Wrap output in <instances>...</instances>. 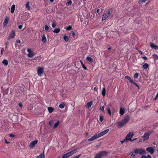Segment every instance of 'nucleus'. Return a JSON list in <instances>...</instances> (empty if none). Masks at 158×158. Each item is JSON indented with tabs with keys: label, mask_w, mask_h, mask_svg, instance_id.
<instances>
[{
	"label": "nucleus",
	"mask_w": 158,
	"mask_h": 158,
	"mask_svg": "<svg viewBox=\"0 0 158 158\" xmlns=\"http://www.w3.org/2000/svg\"><path fill=\"white\" fill-rule=\"evenodd\" d=\"M94 89L95 91H97V88L96 87H95L94 88Z\"/></svg>",
	"instance_id": "obj_34"
},
{
	"label": "nucleus",
	"mask_w": 158,
	"mask_h": 158,
	"mask_svg": "<svg viewBox=\"0 0 158 158\" xmlns=\"http://www.w3.org/2000/svg\"><path fill=\"white\" fill-rule=\"evenodd\" d=\"M15 5H13L12 6L11 10V13H13L14 12L15 9Z\"/></svg>",
	"instance_id": "obj_10"
},
{
	"label": "nucleus",
	"mask_w": 158,
	"mask_h": 158,
	"mask_svg": "<svg viewBox=\"0 0 158 158\" xmlns=\"http://www.w3.org/2000/svg\"><path fill=\"white\" fill-rule=\"evenodd\" d=\"M142 58L145 60H147V58L145 56L142 57Z\"/></svg>",
	"instance_id": "obj_30"
},
{
	"label": "nucleus",
	"mask_w": 158,
	"mask_h": 158,
	"mask_svg": "<svg viewBox=\"0 0 158 158\" xmlns=\"http://www.w3.org/2000/svg\"><path fill=\"white\" fill-rule=\"evenodd\" d=\"M37 96L35 94H32L29 95L27 96V98L30 99H35Z\"/></svg>",
	"instance_id": "obj_6"
},
{
	"label": "nucleus",
	"mask_w": 158,
	"mask_h": 158,
	"mask_svg": "<svg viewBox=\"0 0 158 158\" xmlns=\"http://www.w3.org/2000/svg\"><path fill=\"white\" fill-rule=\"evenodd\" d=\"M2 63L6 66L8 64V62L7 60L4 59L2 62Z\"/></svg>",
	"instance_id": "obj_12"
},
{
	"label": "nucleus",
	"mask_w": 158,
	"mask_h": 158,
	"mask_svg": "<svg viewBox=\"0 0 158 158\" xmlns=\"http://www.w3.org/2000/svg\"><path fill=\"white\" fill-rule=\"evenodd\" d=\"M17 42L18 43H20L21 42L19 40H18L17 41Z\"/></svg>",
	"instance_id": "obj_33"
},
{
	"label": "nucleus",
	"mask_w": 158,
	"mask_h": 158,
	"mask_svg": "<svg viewBox=\"0 0 158 158\" xmlns=\"http://www.w3.org/2000/svg\"><path fill=\"white\" fill-rule=\"evenodd\" d=\"M86 60L87 61L91 62H92L93 60V59L89 56H88L86 58Z\"/></svg>",
	"instance_id": "obj_14"
},
{
	"label": "nucleus",
	"mask_w": 158,
	"mask_h": 158,
	"mask_svg": "<svg viewBox=\"0 0 158 158\" xmlns=\"http://www.w3.org/2000/svg\"><path fill=\"white\" fill-rule=\"evenodd\" d=\"M27 51L28 53L27 54V56L28 57L31 58L34 56V53L30 49L28 48L27 49Z\"/></svg>",
	"instance_id": "obj_3"
},
{
	"label": "nucleus",
	"mask_w": 158,
	"mask_h": 158,
	"mask_svg": "<svg viewBox=\"0 0 158 158\" xmlns=\"http://www.w3.org/2000/svg\"><path fill=\"white\" fill-rule=\"evenodd\" d=\"M72 28V27L71 25H69L68 26L67 28H65V29H66L67 30H71Z\"/></svg>",
	"instance_id": "obj_21"
},
{
	"label": "nucleus",
	"mask_w": 158,
	"mask_h": 158,
	"mask_svg": "<svg viewBox=\"0 0 158 158\" xmlns=\"http://www.w3.org/2000/svg\"><path fill=\"white\" fill-rule=\"evenodd\" d=\"M81 64H82V67L84 69L86 70L87 69L86 68V67L82 63V62H81Z\"/></svg>",
	"instance_id": "obj_25"
},
{
	"label": "nucleus",
	"mask_w": 158,
	"mask_h": 158,
	"mask_svg": "<svg viewBox=\"0 0 158 158\" xmlns=\"http://www.w3.org/2000/svg\"><path fill=\"white\" fill-rule=\"evenodd\" d=\"M149 66L148 64L147 63H144V64L143 66V68L144 69H146L147 68H148Z\"/></svg>",
	"instance_id": "obj_11"
},
{
	"label": "nucleus",
	"mask_w": 158,
	"mask_h": 158,
	"mask_svg": "<svg viewBox=\"0 0 158 158\" xmlns=\"http://www.w3.org/2000/svg\"><path fill=\"white\" fill-rule=\"evenodd\" d=\"M15 36V31H14L13 30L10 34L9 35L8 37V39L10 40V39L13 38Z\"/></svg>",
	"instance_id": "obj_4"
},
{
	"label": "nucleus",
	"mask_w": 158,
	"mask_h": 158,
	"mask_svg": "<svg viewBox=\"0 0 158 158\" xmlns=\"http://www.w3.org/2000/svg\"><path fill=\"white\" fill-rule=\"evenodd\" d=\"M7 48V46H6L5 48Z\"/></svg>",
	"instance_id": "obj_37"
},
{
	"label": "nucleus",
	"mask_w": 158,
	"mask_h": 158,
	"mask_svg": "<svg viewBox=\"0 0 158 158\" xmlns=\"http://www.w3.org/2000/svg\"><path fill=\"white\" fill-rule=\"evenodd\" d=\"M102 96H105L106 94V89L105 88H102Z\"/></svg>",
	"instance_id": "obj_15"
},
{
	"label": "nucleus",
	"mask_w": 158,
	"mask_h": 158,
	"mask_svg": "<svg viewBox=\"0 0 158 158\" xmlns=\"http://www.w3.org/2000/svg\"><path fill=\"white\" fill-rule=\"evenodd\" d=\"M9 19V18L8 17H6L5 20L3 22L4 26H6V25L8 23Z\"/></svg>",
	"instance_id": "obj_5"
},
{
	"label": "nucleus",
	"mask_w": 158,
	"mask_h": 158,
	"mask_svg": "<svg viewBox=\"0 0 158 158\" xmlns=\"http://www.w3.org/2000/svg\"><path fill=\"white\" fill-rule=\"evenodd\" d=\"M113 11V10L112 8H110L108 9L106 11V12L105 14H103L102 19V21L106 19L108 20V19L112 14Z\"/></svg>",
	"instance_id": "obj_1"
},
{
	"label": "nucleus",
	"mask_w": 158,
	"mask_h": 158,
	"mask_svg": "<svg viewBox=\"0 0 158 158\" xmlns=\"http://www.w3.org/2000/svg\"><path fill=\"white\" fill-rule=\"evenodd\" d=\"M133 84L137 87L138 89H139V86L134 81V82L133 83Z\"/></svg>",
	"instance_id": "obj_26"
},
{
	"label": "nucleus",
	"mask_w": 158,
	"mask_h": 158,
	"mask_svg": "<svg viewBox=\"0 0 158 158\" xmlns=\"http://www.w3.org/2000/svg\"><path fill=\"white\" fill-rule=\"evenodd\" d=\"M72 2L71 0H70L66 4V5H68L69 6L71 5L72 4Z\"/></svg>",
	"instance_id": "obj_22"
},
{
	"label": "nucleus",
	"mask_w": 158,
	"mask_h": 158,
	"mask_svg": "<svg viewBox=\"0 0 158 158\" xmlns=\"http://www.w3.org/2000/svg\"><path fill=\"white\" fill-rule=\"evenodd\" d=\"M70 34L71 35V36L72 35V36L74 38H75L76 37H75V34L74 31H72L70 33Z\"/></svg>",
	"instance_id": "obj_18"
},
{
	"label": "nucleus",
	"mask_w": 158,
	"mask_h": 158,
	"mask_svg": "<svg viewBox=\"0 0 158 158\" xmlns=\"http://www.w3.org/2000/svg\"><path fill=\"white\" fill-rule=\"evenodd\" d=\"M125 78H127V79L130 82H131V83H133V82H134V81H133V80L132 79H131V78L130 77H129V76H125Z\"/></svg>",
	"instance_id": "obj_9"
},
{
	"label": "nucleus",
	"mask_w": 158,
	"mask_h": 158,
	"mask_svg": "<svg viewBox=\"0 0 158 158\" xmlns=\"http://www.w3.org/2000/svg\"><path fill=\"white\" fill-rule=\"evenodd\" d=\"M54 0H50V1L51 2H53L54 1Z\"/></svg>",
	"instance_id": "obj_35"
},
{
	"label": "nucleus",
	"mask_w": 158,
	"mask_h": 158,
	"mask_svg": "<svg viewBox=\"0 0 158 158\" xmlns=\"http://www.w3.org/2000/svg\"><path fill=\"white\" fill-rule=\"evenodd\" d=\"M60 31V29L59 28H56L53 31V32L56 33H58Z\"/></svg>",
	"instance_id": "obj_13"
},
{
	"label": "nucleus",
	"mask_w": 158,
	"mask_h": 158,
	"mask_svg": "<svg viewBox=\"0 0 158 158\" xmlns=\"http://www.w3.org/2000/svg\"><path fill=\"white\" fill-rule=\"evenodd\" d=\"M147 0H140L139 1V2H146Z\"/></svg>",
	"instance_id": "obj_27"
},
{
	"label": "nucleus",
	"mask_w": 158,
	"mask_h": 158,
	"mask_svg": "<svg viewBox=\"0 0 158 158\" xmlns=\"http://www.w3.org/2000/svg\"><path fill=\"white\" fill-rule=\"evenodd\" d=\"M153 56L154 57L155 59L158 60V56L156 54H154L153 55Z\"/></svg>",
	"instance_id": "obj_24"
},
{
	"label": "nucleus",
	"mask_w": 158,
	"mask_h": 158,
	"mask_svg": "<svg viewBox=\"0 0 158 158\" xmlns=\"http://www.w3.org/2000/svg\"><path fill=\"white\" fill-rule=\"evenodd\" d=\"M22 25H19L18 26V28L19 29H21L22 28Z\"/></svg>",
	"instance_id": "obj_28"
},
{
	"label": "nucleus",
	"mask_w": 158,
	"mask_h": 158,
	"mask_svg": "<svg viewBox=\"0 0 158 158\" xmlns=\"http://www.w3.org/2000/svg\"><path fill=\"white\" fill-rule=\"evenodd\" d=\"M5 44L6 45V46H7V43H6Z\"/></svg>",
	"instance_id": "obj_38"
},
{
	"label": "nucleus",
	"mask_w": 158,
	"mask_h": 158,
	"mask_svg": "<svg viewBox=\"0 0 158 158\" xmlns=\"http://www.w3.org/2000/svg\"><path fill=\"white\" fill-rule=\"evenodd\" d=\"M4 51V49L3 48H2L1 51V55H2V53Z\"/></svg>",
	"instance_id": "obj_29"
},
{
	"label": "nucleus",
	"mask_w": 158,
	"mask_h": 158,
	"mask_svg": "<svg viewBox=\"0 0 158 158\" xmlns=\"http://www.w3.org/2000/svg\"><path fill=\"white\" fill-rule=\"evenodd\" d=\"M138 52L140 53V54L141 55H142L143 54V52H142L141 51L139 50L138 51Z\"/></svg>",
	"instance_id": "obj_31"
},
{
	"label": "nucleus",
	"mask_w": 158,
	"mask_h": 158,
	"mask_svg": "<svg viewBox=\"0 0 158 158\" xmlns=\"http://www.w3.org/2000/svg\"><path fill=\"white\" fill-rule=\"evenodd\" d=\"M50 26H48L47 25H46L45 26V29L46 31H48L49 30V29H50Z\"/></svg>",
	"instance_id": "obj_20"
},
{
	"label": "nucleus",
	"mask_w": 158,
	"mask_h": 158,
	"mask_svg": "<svg viewBox=\"0 0 158 158\" xmlns=\"http://www.w3.org/2000/svg\"><path fill=\"white\" fill-rule=\"evenodd\" d=\"M100 10V9H98L97 10V12L98 13H99V11Z\"/></svg>",
	"instance_id": "obj_32"
},
{
	"label": "nucleus",
	"mask_w": 158,
	"mask_h": 158,
	"mask_svg": "<svg viewBox=\"0 0 158 158\" xmlns=\"http://www.w3.org/2000/svg\"><path fill=\"white\" fill-rule=\"evenodd\" d=\"M111 49V48H110V47L109 48H108V50H110V49Z\"/></svg>",
	"instance_id": "obj_36"
},
{
	"label": "nucleus",
	"mask_w": 158,
	"mask_h": 158,
	"mask_svg": "<svg viewBox=\"0 0 158 158\" xmlns=\"http://www.w3.org/2000/svg\"><path fill=\"white\" fill-rule=\"evenodd\" d=\"M56 23L54 22H53L52 23V27L53 28L55 27H56Z\"/></svg>",
	"instance_id": "obj_23"
},
{
	"label": "nucleus",
	"mask_w": 158,
	"mask_h": 158,
	"mask_svg": "<svg viewBox=\"0 0 158 158\" xmlns=\"http://www.w3.org/2000/svg\"><path fill=\"white\" fill-rule=\"evenodd\" d=\"M1 56L0 55V57Z\"/></svg>",
	"instance_id": "obj_39"
},
{
	"label": "nucleus",
	"mask_w": 158,
	"mask_h": 158,
	"mask_svg": "<svg viewBox=\"0 0 158 158\" xmlns=\"http://www.w3.org/2000/svg\"><path fill=\"white\" fill-rule=\"evenodd\" d=\"M64 39L66 42L68 41L69 40V37L67 36H64Z\"/></svg>",
	"instance_id": "obj_17"
},
{
	"label": "nucleus",
	"mask_w": 158,
	"mask_h": 158,
	"mask_svg": "<svg viewBox=\"0 0 158 158\" xmlns=\"http://www.w3.org/2000/svg\"><path fill=\"white\" fill-rule=\"evenodd\" d=\"M139 74L138 73H135L134 75V78H138L139 77Z\"/></svg>",
	"instance_id": "obj_19"
},
{
	"label": "nucleus",
	"mask_w": 158,
	"mask_h": 158,
	"mask_svg": "<svg viewBox=\"0 0 158 158\" xmlns=\"http://www.w3.org/2000/svg\"><path fill=\"white\" fill-rule=\"evenodd\" d=\"M41 37H42V39L41 40L44 43H45L46 42V38L44 35H43Z\"/></svg>",
	"instance_id": "obj_7"
},
{
	"label": "nucleus",
	"mask_w": 158,
	"mask_h": 158,
	"mask_svg": "<svg viewBox=\"0 0 158 158\" xmlns=\"http://www.w3.org/2000/svg\"><path fill=\"white\" fill-rule=\"evenodd\" d=\"M26 6L28 10L30 9V6H29V2H27L26 4Z\"/></svg>",
	"instance_id": "obj_16"
},
{
	"label": "nucleus",
	"mask_w": 158,
	"mask_h": 158,
	"mask_svg": "<svg viewBox=\"0 0 158 158\" xmlns=\"http://www.w3.org/2000/svg\"><path fill=\"white\" fill-rule=\"evenodd\" d=\"M37 72L38 75L42 76L44 73V68L41 67H38Z\"/></svg>",
	"instance_id": "obj_2"
},
{
	"label": "nucleus",
	"mask_w": 158,
	"mask_h": 158,
	"mask_svg": "<svg viewBox=\"0 0 158 158\" xmlns=\"http://www.w3.org/2000/svg\"><path fill=\"white\" fill-rule=\"evenodd\" d=\"M150 46L151 48L153 49H158V47L154 44L153 43H151Z\"/></svg>",
	"instance_id": "obj_8"
}]
</instances>
